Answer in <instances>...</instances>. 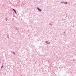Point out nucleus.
<instances>
[{
    "label": "nucleus",
    "mask_w": 76,
    "mask_h": 76,
    "mask_svg": "<svg viewBox=\"0 0 76 76\" xmlns=\"http://www.w3.org/2000/svg\"><path fill=\"white\" fill-rule=\"evenodd\" d=\"M3 66H2V67H1V68H3Z\"/></svg>",
    "instance_id": "6"
},
{
    "label": "nucleus",
    "mask_w": 76,
    "mask_h": 76,
    "mask_svg": "<svg viewBox=\"0 0 76 76\" xmlns=\"http://www.w3.org/2000/svg\"><path fill=\"white\" fill-rule=\"evenodd\" d=\"M46 43H47V44H49L50 43V42H46Z\"/></svg>",
    "instance_id": "3"
},
{
    "label": "nucleus",
    "mask_w": 76,
    "mask_h": 76,
    "mask_svg": "<svg viewBox=\"0 0 76 76\" xmlns=\"http://www.w3.org/2000/svg\"><path fill=\"white\" fill-rule=\"evenodd\" d=\"M14 54H15V53H14Z\"/></svg>",
    "instance_id": "7"
},
{
    "label": "nucleus",
    "mask_w": 76,
    "mask_h": 76,
    "mask_svg": "<svg viewBox=\"0 0 76 76\" xmlns=\"http://www.w3.org/2000/svg\"><path fill=\"white\" fill-rule=\"evenodd\" d=\"M6 20V21H7V18H6V19H5Z\"/></svg>",
    "instance_id": "4"
},
{
    "label": "nucleus",
    "mask_w": 76,
    "mask_h": 76,
    "mask_svg": "<svg viewBox=\"0 0 76 76\" xmlns=\"http://www.w3.org/2000/svg\"><path fill=\"white\" fill-rule=\"evenodd\" d=\"M65 4H67V2H65Z\"/></svg>",
    "instance_id": "5"
},
{
    "label": "nucleus",
    "mask_w": 76,
    "mask_h": 76,
    "mask_svg": "<svg viewBox=\"0 0 76 76\" xmlns=\"http://www.w3.org/2000/svg\"><path fill=\"white\" fill-rule=\"evenodd\" d=\"M37 9H38V10L39 11V12H41V10L40 9H39V8L37 7Z\"/></svg>",
    "instance_id": "1"
},
{
    "label": "nucleus",
    "mask_w": 76,
    "mask_h": 76,
    "mask_svg": "<svg viewBox=\"0 0 76 76\" xmlns=\"http://www.w3.org/2000/svg\"><path fill=\"white\" fill-rule=\"evenodd\" d=\"M12 9V10H14V11L15 12V13H16V11H15V9Z\"/></svg>",
    "instance_id": "2"
}]
</instances>
